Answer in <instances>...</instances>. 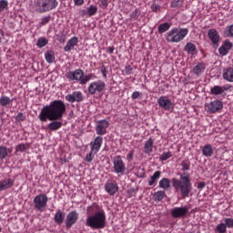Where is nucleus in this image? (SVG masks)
Here are the masks:
<instances>
[{
	"label": "nucleus",
	"mask_w": 233,
	"mask_h": 233,
	"mask_svg": "<svg viewBox=\"0 0 233 233\" xmlns=\"http://www.w3.org/2000/svg\"><path fill=\"white\" fill-rule=\"evenodd\" d=\"M102 145H103V137L98 136L95 137L94 141L90 143L91 152H93L94 155L97 154V152L101 150Z\"/></svg>",
	"instance_id": "f3484780"
},
{
	"label": "nucleus",
	"mask_w": 233,
	"mask_h": 233,
	"mask_svg": "<svg viewBox=\"0 0 233 233\" xmlns=\"http://www.w3.org/2000/svg\"><path fill=\"white\" fill-rule=\"evenodd\" d=\"M206 185L205 182H199L198 184V188H200V190H202V188H205Z\"/></svg>",
	"instance_id": "0e129e2a"
},
{
	"label": "nucleus",
	"mask_w": 233,
	"mask_h": 233,
	"mask_svg": "<svg viewBox=\"0 0 233 233\" xmlns=\"http://www.w3.org/2000/svg\"><path fill=\"white\" fill-rule=\"evenodd\" d=\"M26 119V116H25V114L23 113H18L17 116H15V121L18 123H21V121H25Z\"/></svg>",
	"instance_id": "49530a36"
},
{
	"label": "nucleus",
	"mask_w": 233,
	"mask_h": 233,
	"mask_svg": "<svg viewBox=\"0 0 233 233\" xmlns=\"http://www.w3.org/2000/svg\"><path fill=\"white\" fill-rule=\"evenodd\" d=\"M74 4L76 6H81V5H85V0H74Z\"/></svg>",
	"instance_id": "052dcab7"
},
{
	"label": "nucleus",
	"mask_w": 233,
	"mask_h": 233,
	"mask_svg": "<svg viewBox=\"0 0 233 233\" xmlns=\"http://www.w3.org/2000/svg\"><path fill=\"white\" fill-rule=\"evenodd\" d=\"M88 215L86 218V226L93 230H101L106 227V214L104 210H99V206L94 203L87 208Z\"/></svg>",
	"instance_id": "f03ea898"
},
{
	"label": "nucleus",
	"mask_w": 233,
	"mask_h": 233,
	"mask_svg": "<svg viewBox=\"0 0 233 233\" xmlns=\"http://www.w3.org/2000/svg\"><path fill=\"white\" fill-rule=\"evenodd\" d=\"M159 188H163L164 190H168L170 188V179L162 178L158 183Z\"/></svg>",
	"instance_id": "2f4dec72"
},
{
	"label": "nucleus",
	"mask_w": 233,
	"mask_h": 233,
	"mask_svg": "<svg viewBox=\"0 0 233 233\" xmlns=\"http://www.w3.org/2000/svg\"><path fill=\"white\" fill-rule=\"evenodd\" d=\"M230 88H232V85L230 84H227L222 86L224 96L226 95L225 92H227L228 90H230Z\"/></svg>",
	"instance_id": "13d9d810"
},
{
	"label": "nucleus",
	"mask_w": 233,
	"mask_h": 233,
	"mask_svg": "<svg viewBox=\"0 0 233 233\" xmlns=\"http://www.w3.org/2000/svg\"><path fill=\"white\" fill-rule=\"evenodd\" d=\"M93 77H95L94 74L89 73L87 75H84L82 76V80L80 82V85H86V83H88V81H90L91 79H93Z\"/></svg>",
	"instance_id": "58836bf2"
},
{
	"label": "nucleus",
	"mask_w": 233,
	"mask_h": 233,
	"mask_svg": "<svg viewBox=\"0 0 233 233\" xmlns=\"http://www.w3.org/2000/svg\"><path fill=\"white\" fill-rule=\"evenodd\" d=\"M184 50L189 56H196L198 54V48L196 47V45L192 44L191 42L186 44Z\"/></svg>",
	"instance_id": "393cba45"
},
{
	"label": "nucleus",
	"mask_w": 233,
	"mask_h": 233,
	"mask_svg": "<svg viewBox=\"0 0 233 233\" xmlns=\"http://www.w3.org/2000/svg\"><path fill=\"white\" fill-rule=\"evenodd\" d=\"M112 163L115 174L123 176L125 172H127V165L125 164V161H123V157L121 156H115L112 158Z\"/></svg>",
	"instance_id": "423d86ee"
},
{
	"label": "nucleus",
	"mask_w": 233,
	"mask_h": 233,
	"mask_svg": "<svg viewBox=\"0 0 233 233\" xmlns=\"http://www.w3.org/2000/svg\"><path fill=\"white\" fill-rule=\"evenodd\" d=\"M161 177V171H156L153 176L150 177V179L148 181L149 187H154L156 185L157 181Z\"/></svg>",
	"instance_id": "7c9ffc66"
},
{
	"label": "nucleus",
	"mask_w": 233,
	"mask_h": 233,
	"mask_svg": "<svg viewBox=\"0 0 233 233\" xmlns=\"http://www.w3.org/2000/svg\"><path fill=\"white\" fill-rule=\"evenodd\" d=\"M205 110L208 114H216L223 110V102L219 99H215L209 103L205 104Z\"/></svg>",
	"instance_id": "1a4fd4ad"
},
{
	"label": "nucleus",
	"mask_w": 233,
	"mask_h": 233,
	"mask_svg": "<svg viewBox=\"0 0 233 233\" xmlns=\"http://www.w3.org/2000/svg\"><path fill=\"white\" fill-rule=\"evenodd\" d=\"M205 68H207L205 63L200 62L193 67L192 72L193 74H195V76H198V77H199V76H201V74L205 72Z\"/></svg>",
	"instance_id": "5701e85b"
},
{
	"label": "nucleus",
	"mask_w": 233,
	"mask_h": 233,
	"mask_svg": "<svg viewBox=\"0 0 233 233\" xmlns=\"http://www.w3.org/2000/svg\"><path fill=\"white\" fill-rule=\"evenodd\" d=\"M105 190L107 194H110V196H114V194L119 190V187L116 183L107 182L105 185Z\"/></svg>",
	"instance_id": "412c9836"
},
{
	"label": "nucleus",
	"mask_w": 233,
	"mask_h": 233,
	"mask_svg": "<svg viewBox=\"0 0 233 233\" xmlns=\"http://www.w3.org/2000/svg\"><path fill=\"white\" fill-rule=\"evenodd\" d=\"M160 9H161V6L157 4L151 5L152 12H159Z\"/></svg>",
	"instance_id": "5fc2aeb1"
},
{
	"label": "nucleus",
	"mask_w": 233,
	"mask_h": 233,
	"mask_svg": "<svg viewBox=\"0 0 233 233\" xmlns=\"http://www.w3.org/2000/svg\"><path fill=\"white\" fill-rule=\"evenodd\" d=\"M1 230H2V228H1V227H0V232H1Z\"/></svg>",
	"instance_id": "338daca9"
},
{
	"label": "nucleus",
	"mask_w": 233,
	"mask_h": 233,
	"mask_svg": "<svg viewBox=\"0 0 233 233\" xmlns=\"http://www.w3.org/2000/svg\"><path fill=\"white\" fill-rule=\"evenodd\" d=\"M83 76H85V72L81 68H77L75 71H68L66 73V77L68 81H76L81 85V80Z\"/></svg>",
	"instance_id": "9b49d317"
},
{
	"label": "nucleus",
	"mask_w": 233,
	"mask_h": 233,
	"mask_svg": "<svg viewBox=\"0 0 233 233\" xmlns=\"http://www.w3.org/2000/svg\"><path fill=\"white\" fill-rule=\"evenodd\" d=\"M8 8V1L7 0H0V12H4Z\"/></svg>",
	"instance_id": "a18cd8bd"
},
{
	"label": "nucleus",
	"mask_w": 233,
	"mask_h": 233,
	"mask_svg": "<svg viewBox=\"0 0 233 233\" xmlns=\"http://www.w3.org/2000/svg\"><path fill=\"white\" fill-rule=\"evenodd\" d=\"M188 214V208L187 207L174 208L171 209V216L175 219L179 218H185Z\"/></svg>",
	"instance_id": "2eb2a0df"
},
{
	"label": "nucleus",
	"mask_w": 233,
	"mask_h": 233,
	"mask_svg": "<svg viewBox=\"0 0 233 233\" xmlns=\"http://www.w3.org/2000/svg\"><path fill=\"white\" fill-rule=\"evenodd\" d=\"M80 13H81L82 15H88V10H87V9H86V10L82 9V10L80 11Z\"/></svg>",
	"instance_id": "69168bd1"
},
{
	"label": "nucleus",
	"mask_w": 233,
	"mask_h": 233,
	"mask_svg": "<svg viewBox=\"0 0 233 233\" xmlns=\"http://www.w3.org/2000/svg\"><path fill=\"white\" fill-rule=\"evenodd\" d=\"M106 87V84L103 82L102 80L93 81L88 86V94L90 96H96V94H101L105 91V88Z\"/></svg>",
	"instance_id": "0eeeda50"
},
{
	"label": "nucleus",
	"mask_w": 233,
	"mask_h": 233,
	"mask_svg": "<svg viewBox=\"0 0 233 233\" xmlns=\"http://www.w3.org/2000/svg\"><path fill=\"white\" fill-rule=\"evenodd\" d=\"M170 157H172V152L170 151L164 152L160 156V161H167V159H170Z\"/></svg>",
	"instance_id": "79ce46f5"
},
{
	"label": "nucleus",
	"mask_w": 233,
	"mask_h": 233,
	"mask_svg": "<svg viewBox=\"0 0 233 233\" xmlns=\"http://www.w3.org/2000/svg\"><path fill=\"white\" fill-rule=\"evenodd\" d=\"M54 219L56 225H63V221H65V214L63 213V211L58 209L55 214Z\"/></svg>",
	"instance_id": "a878e982"
},
{
	"label": "nucleus",
	"mask_w": 233,
	"mask_h": 233,
	"mask_svg": "<svg viewBox=\"0 0 233 233\" xmlns=\"http://www.w3.org/2000/svg\"><path fill=\"white\" fill-rule=\"evenodd\" d=\"M66 99L68 103H81L85 99V96H83V92L74 91L72 94L66 95Z\"/></svg>",
	"instance_id": "4468645a"
},
{
	"label": "nucleus",
	"mask_w": 233,
	"mask_h": 233,
	"mask_svg": "<svg viewBox=\"0 0 233 233\" xmlns=\"http://www.w3.org/2000/svg\"><path fill=\"white\" fill-rule=\"evenodd\" d=\"M110 127V122L106 119L98 120L96 126V132L97 136H105L106 134V129Z\"/></svg>",
	"instance_id": "f8f14e48"
},
{
	"label": "nucleus",
	"mask_w": 233,
	"mask_h": 233,
	"mask_svg": "<svg viewBox=\"0 0 233 233\" xmlns=\"http://www.w3.org/2000/svg\"><path fill=\"white\" fill-rule=\"evenodd\" d=\"M139 96H141V93L139 91H135V92L132 93L131 98L132 99H137L139 97Z\"/></svg>",
	"instance_id": "bf43d9fd"
},
{
	"label": "nucleus",
	"mask_w": 233,
	"mask_h": 233,
	"mask_svg": "<svg viewBox=\"0 0 233 233\" xmlns=\"http://www.w3.org/2000/svg\"><path fill=\"white\" fill-rule=\"evenodd\" d=\"M100 72H101V74H102V76H103V77H104V79H107V70H106V66H102L101 67H100Z\"/></svg>",
	"instance_id": "8fccbe9b"
},
{
	"label": "nucleus",
	"mask_w": 233,
	"mask_h": 233,
	"mask_svg": "<svg viewBox=\"0 0 233 233\" xmlns=\"http://www.w3.org/2000/svg\"><path fill=\"white\" fill-rule=\"evenodd\" d=\"M224 224H226V227L228 228H233V218H225L223 219Z\"/></svg>",
	"instance_id": "37998d69"
},
{
	"label": "nucleus",
	"mask_w": 233,
	"mask_h": 233,
	"mask_svg": "<svg viewBox=\"0 0 233 233\" xmlns=\"http://www.w3.org/2000/svg\"><path fill=\"white\" fill-rule=\"evenodd\" d=\"M181 167H182V170H183L184 172H187V170H190V162H185V161H183V162L181 163Z\"/></svg>",
	"instance_id": "de8ad7c7"
},
{
	"label": "nucleus",
	"mask_w": 233,
	"mask_h": 233,
	"mask_svg": "<svg viewBox=\"0 0 233 233\" xmlns=\"http://www.w3.org/2000/svg\"><path fill=\"white\" fill-rule=\"evenodd\" d=\"M222 77L228 83H233V67H228L223 70Z\"/></svg>",
	"instance_id": "b1692460"
},
{
	"label": "nucleus",
	"mask_w": 233,
	"mask_h": 233,
	"mask_svg": "<svg viewBox=\"0 0 233 233\" xmlns=\"http://www.w3.org/2000/svg\"><path fill=\"white\" fill-rule=\"evenodd\" d=\"M96 14H97V6L91 5L89 7H87L88 17H92L93 15H96Z\"/></svg>",
	"instance_id": "4c0bfd02"
},
{
	"label": "nucleus",
	"mask_w": 233,
	"mask_h": 233,
	"mask_svg": "<svg viewBox=\"0 0 233 233\" xmlns=\"http://www.w3.org/2000/svg\"><path fill=\"white\" fill-rule=\"evenodd\" d=\"M202 154L206 157H210L212 154H214V148H212V145L207 144L202 147Z\"/></svg>",
	"instance_id": "cd10ccee"
},
{
	"label": "nucleus",
	"mask_w": 233,
	"mask_h": 233,
	"mask_svg": "<svg viewBox=\"0 0 233 233\" xmlns=\"http://www.w3.org/2000/svg\"><path fill=\"white\" fill-rule=\"evenodd\" d=\"M126 74H127L128 76H130V74H132V66H126Z\"/></svg>",
	"instance_id": "e2e57ef3"
},
{
	"label": "nucleus",
	"mask_w": 233,
	"mask_h": 233,
	"mask_svg": "<svg viewBox=\"0 0 233 233\" xmlns=\"http://www.w3.org/2000/svg\"><path fill=\"white\" fill-rule=\"evenodd\" d=\"M153 198H154L155 201H163V199H165V198H167V193H165V191H163V190L157 191L153 195Z\"/></svg>",
	"instance_id": "473e14b6"
},
{
	"label": "nucleus",
	"mask_w": 233,
	"mask_h": 233,
	"mask_svg": "<svg viewBox=\"0 0 233 233\" xmlns=\"http://www.w3.org/2000/svg\"><path fill=\"white\" fill-rule=\"evenodd\" d=\"M231 49L232 44L230 43V41L226 40L224 44L218 48V52L220 56H227V54H228V52H230Z\"/></svg>",
	"instance_id": "aec40b11"
},
{
	"label": "nucleus",
	"mask_w": 233,
	"mask_h": 233,
	"mask_svg": "<svg viewBox=\"0 0 233 233\" xmlns=\"http://www.w3.org/2000/svg\"><path fill=\"white\" fill-rule=\"evenodd\" d=\"M56 37L59 43H65V41H66V35L65 34L57 35Z\"/></svg>",
	"instance_id": "3c124183"
},
{
	"label": "nucleus",
	"mask_w": 233,
	"mask_h": 233,
	"mask_svg": "<svg viewBox=\"0 0 233 233\" xmlns=\"http://www.w3.org/2000/svg\"><path fill=\"white\" fill-rule=\"evenodd\" d=\"M0 43H1V37H0Z\"/></svg>",
	"instance_id": "774afa93"
},
{
	"label": "nucleus",
	"mask_w": 233,
	"mask_h": 233,
	"mask_svg": "<svg viewBox=\"0 0 233 233\" xmlns=\"http://www.w3.org/2000/svg\"><path fill=\"white\" fill-rule=\"evenodd\" d=\"M33 203L35 205V210L43 212V210L46 208V205L48 204V196H46V194H39L35 197Z\"/></svg>",
	"instance_id": "6e6552de"
},
{
	"label": "nucleus",
	"mask_w": 233,
	"mask_h": 233,
	"mask_svg": "<svg viewBox=\"0 0 233 233\" xmlns=\"http://www.w3.org/2000/svg\"><path fill=\"white\" fill-rule=\"evenodd\" d=\"M183 5V0H173L171 3L172 8H179Z\"/></svg>",
	"instance_id": "c03bdc74"
},
{
	"label": "nucleus",
	"mask_w": 233,
	"mask_h": 233,
	"mask_svg": "<svg viewBox=\"0 0 233 233\" xmlns=\"http://www.w3.org/2000/svg\"><path fill=\"white\" fill-rule=\"evenodd\" d=\"M211 96H225L223 93V87L221 86H214L210 87Z\"/></svg>",
	"instance_id": "c85d7f7f"
},
{
	"label": "nucleus",
	"mask_w": 233,
	"mask_h": 233,
	"mask_svg": "<svg viewBox=\"0 0 233 233\" xmlns=\"http://www.w3.org/2000/svg\"><path fill=\"white\" fill-rule=\"evenodd\" d=\"M224 35L226 37H233V25L226 26Z\"/></svg>",
	"instance_id": "ea45409f"
},
{
	"label": "nucleus",
	"mask_w": 233,
	"mask_h": 233,
	"mask_svg": "<svg viewBox=\"0 0 233 233\" xmlns=\"http://www.w3.org/2000/svg\"><path fill=\"white\" fill-rule=\"evenodd\" d=\"M77 43H79V39L76 36L71 37L65 46L64 52H70L74 46H77Z\"/></svg>",
	"instance_id": "6ab92c4d"
},
{
	"label": "nucleus",
	"mask_w": 233,
	"mask_h": 233,
	"mask_svg": "<svg viewBox=\"0 0 233 233\" xmlns=\"http://www.w3.org/2000/svg\"><path fill=\"white\" fill-rule=\"evenodd\" d=\"M127 161H133L134 160V150H130L128 154L127 155Z\"/></svg>",
	"instance_id": "6e6d98bb"
},
{
	"label": "nucleus",
	"mask_w": 233,
	"mask_h": 233,
	"mask_svg": "<svg viewBox=\"0 0 233 233\" xmlns=\"http://www.w3.org/2000/svg\"><path fill=\"white\" fill-rule=\"evenodd\" d=\"M180 179L172 178L171 183L176 190H179L182 198H188L190 192H192V182L190 180V175L179 174Z\"/></svg>",
	"instance_id": "7ed1b4c3"
},
{
	"label": "nucleus",
	"mask_w": 233,
	"mask_h": 233,
	"mask_svg": "<svg viewBox=\"0 0 233 233\" xmlns=\"http://www.w3.org/2000/svg\"><path fill=\"white\" fill-rule=\"evenodd\" d=\"M25 150H26V145H25V144H19L15 147L16 152H25Z\"/></svg>",
	"instance_id": "09e8293b"
},
{
	"label": "nucleus",
	"mask_w": 233,
	"mask_h": 233,
	"mask_svg": "<svg viewBox=\"0 0 233 233\" xmlns=\"http://www.w3.org/2000/svg\"><path fill=\"white\" fill-rule=\"evenodd\" d=\"M108 6V0H100V7L106 8Z\"/></svg>",
	"instance_id": "4d7b16f0"
},
{
	"label": "nucleus",
	"mask_w": 233,
	"mask_h": 233,
	"mask_svg": "<svg viewBox=\"0 0 233 233\" xmlns=\"http://www.w3.org/2000/svg\"><path fill=\"white\" fill-rule=\"evenodd\" d=\"M77 219H79V213L77 211L73 210L69 212L65 221L66 228H72L77 223Z\"/></svg>",
	"instance_id": "ddd939ff"
},
{
	"label": "nucleus",
	"mask_w": 233,
	"mask_h": 233,
	"mask_svg": "<svg viewBox=\"0 0 233 233\" xmlns=\"http://www.w3.org/2000/svg\"><path fill=\"white\" fill-rule=\"evenodd\" d=\"M59 2L57 0H35V6L38 14H45V12H51L57 8Z\"/></svg>",
	"instance_id": "39448f33"
},
{
	"label": "nucleus",
	"mask_w": 233,
	"mask_h": 233,
	"mask_svg": "<svg viewBox=\"0 0 233 233\" xmlns=\"http://www.w3.org/2000/svg\"><path fill=\"white\" fill-rule=\"evenodd\" d=\"M14 179L12 178H5L4 180L0 181V192H3L4 190H8V188H12L14 187Z\"/></svg>",
	"instance_id": "a211bd4d"
},
{
	"label": "nucleus",
	"mask_w": 233,
	"mask_h": 233,
	"mask_svg": "<svg viewBox=\"0 0 233 233\" xmlns=\"http://www.w3.org/2000/svg\"><path fill=\"white\" fill-rule=\"evenodd\" d=\"M139 15H141V11L139 9H135L131 14H130V19H134L135 21L139 18Z\"/></svg>",
	"instance_id": "a19ab883"
},
{
	"label": "nucleus",
	"mask_w": 233,
	"mask_h": 233,
	"mask_svg": "<svg viewBox=\"0 0 233 233\" xmlns=\"http://www.w3.org/2000/svg\"><path fill=\"white\" fill-rule=\"evenodd\" d=\"M47 45H48V39H46L45 37H39L36 42V46H38V48H43V47L46 46Z\"/></svg>",
	"instance_id": "e433bc0d"
},
{
	"label": "nucleus",
	"mask_w": 233,
	"mask_h": 233,
	"mask_svg": "<svg viewBox=\"0 0 233 233\" xmlns=\"http://www.w3.org/2000/svg\"><path fill=\"white\" fill-rule=\"evenodd\" d=\"M93 154H94V152H92V151L89 154H86V161L87 163H92V159H94Z\"/></svg>",
	"instance_id": "864d4df0"
},
{
	"label": "nucleus",
	"mask_w": 233,
	"mask_h": 233,
	"mask_svg": "<svg viewBox=\"0 0 233 233\" xmlns=\"http://www.w3.org/2000/svg\"><path fill=\"white\" fill-rule=\"evenodd\" d=\"M14 102V98H10L7 96H0V106H8L9 105H12V103Z\"/></svg>",
	"instance_id": "c756f323"
},
{
	"label": "nucleus",
	"mask_w": 233,
	"mask_h": 233,
	"mask_svg": "<svg viewBox=\"0 0 233 233\" xmlns=\"http://www.w3.org/2000/svg\"><path fill=\"white\" fill-rule=\"evenodd\" d=\"M168 30H170V24L168 23L160 24L157 27L158 34H165Z\"/></svg>",
	"instance_id": "f704fd0d"
},
{
	"label": "nucleus",
	"mask_w": 233,
	"mask_h": 233,
	"mask_svg": "<svg viewBox=\"0 0 233 233\" xmlns=\"http://www.w3.org/2000/svg\"><path fill=\"white\" fill-rule=\"evenodd\" d=\"M8 154H12V149L7 148L5 146H0V161L6 159V157H8Z\"/></svg>",
	"instance_id": "bb28decb"
},
{
	"label": "nucleus",
	"mask_w": 233,
	"mask_h": 233,
	"mask_svg": "<svg viewBox=\"0 0 233 233\" xmlns=\"http://www.w3.org/2000/svg\"><path fill=\"white\" fill-rule=\"evenodd\" d=\"M66 112V105L62 100H54L49 105L44 106L38 115V119L41 123L51 121L47 127L52 132L59 130L63 127V116Z\"/></svg>",
	"instance_id": "f257e3e1"
},
{
	"label": "nucleus",
	"mask_w": 233,
	"mask_h": 233,
	"mask_svg": "<svg viewBox=\"0 0 233 233\" xmlns=\"http://www.w3.org/2000/svg\"><path fill=\"white\" fill-rule=\"evenodd\" d=\"M188 35L187 28L174 27L166 34L167 43H181Z\"/></svg>",
	"instance_id": "20e7f679"
},
{
	"label": "nucleus",
	"mask_w": 233,
	"mask_h": 233,
	"mask_svg": "<svg viewBox=\"0 0 233 233\" xmlns=\"http://www.w3.org/2000/svg\"><path fill=\"white\" fill-rule=\"evenodd\" d=\"M152 152H154V140L152 137H149L144 145V153L150 156Z\"/></svg>",
	"instance_id": "4be33fe9"
},
{
	"label": "nucleus",
	"mask_w": 233,
	"mask_h": 233,
	"mask_svg": "<svg viewBox=\"0 0 233 233\" xmlns=\"http://www.w3.org/2000/svg\"><path fill=\"white\" fill-rule=\"evenodd\" d=\"M227 228H228L227 227V225L225 224V222H220L215 228V232L216 233H227Z\"/></svg>",
	"instance_id": "c9c22d12"
},
{
	"label": "nucleus",
	"mask_w": 233,
	"mask_h": 233,
	"mask_svg": "<svg viewBox=\"0 0 233 233\" xmlns=\"http://www.w3.org/2000/svg\"><path fill=\"white\" fill-rule=\"evenodd\" d=\"M45 59L46 63L52 64L54 61H56V55L54 54V51H47L45 54Z\"/></svg>",
	"instance_id": "72a5a7b5"
},
{
	"label": "nucleus",
	"mask_w": 233,
	"mask_h": 233,
	"mask_svg": "<svg viewBox=\"0 0 233 233\" xmlns=\"http://www.w3.org/2000/svg\"><path fill=\"white\" fill-rule=\"evenodd\" d=\"M48 23H50V16H45L42 18V22L40 23V25H42V26H45V25H48Z\"/></svg>",
	"instance_id": "603ef678"
},
{
	"label": "nucleus",
	"mask_w": 233,
	"mask_h": 233,
	"mask_svg": "<svg viewBox=\"0 0 233 233\" xmlns=\"http://www.w3.org/2000/svg\"><path fill=\"white\" fill-rule=\"evenodd\" d=\"M208 38L210 39L213 46L215 48H218L219 46V39H220L219 33L218 32V30L209 29L208 31Z\"/></svg>",
	"instance_id": "dca6fc26"
},
{
	"label": "nucleus",
	"mask_w": 233,
	"mask_h": 233,
	"mask_svg": "<svg viewBox=\"0 0 233 233\" xmlns=\"http://www.w3.org/2000/svg\"><path fill=\"white\" fill-rule=\"evenodd\" d=\"M114 50H115L114 46H108L106 48V53L112 55V54H114Z\"/></svg>",
	"instance_id": "680f3d73"
},
{
	"label": "nucleus",
	"mask_w": 233,
	"mask_h": 233,
	"mask_svg": "<svg viewBox=\"0 0 233 233\" xmlns=\"http://www.w3.org/2000/svg\"><path fill=\"white\" fill-rule=\"evenodd\" d=\"M157 103L158 106L162 108V110H166V111H170L176 106V104L174 103V101L169 99L167 96H161L160 97L157 98Z\"/></svg>",
	"instance_id": "9d476101"
}]
</instances>
